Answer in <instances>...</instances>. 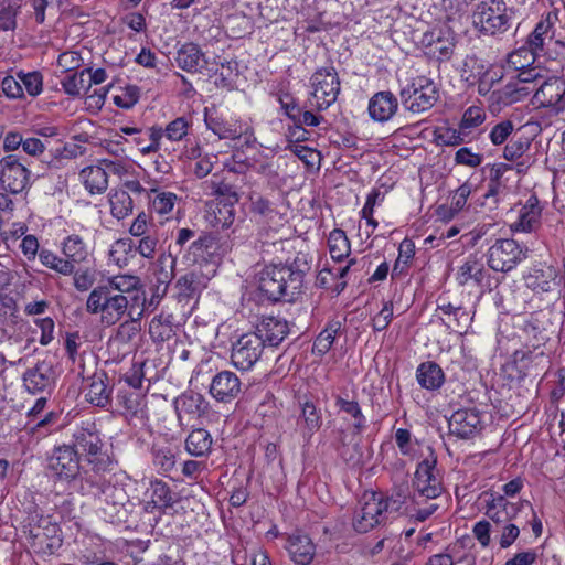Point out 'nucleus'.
<instances>
[{
  "label": "nucleus",
  "instance_id": "1",
  "mask_svg": "<svg viewBox=\"0 0 565 565\" xmlns=\"http://www.w3.org/2000/svg\"><path fill=\"white\" fill-rule=\"evenodd\" d=\"M306 269L294 264L268 265L257 278L258 291L269 301H294L301 294Z\"/></svg>",
  "mask_w": 565,
  "mask_h": 565
},
{
  "label": "nucleus",
  "instance_id": "2",
  "mask_svg": "<svg viewBox=\"0 0 565 565\" xmlns=\"http://www.w3.org/2000/svg\"><path fill=\"white\" fill-rule=\"evenodd\" d=\"M77 454L85 458L90 469L96 473L111 471L114 460L104 450L105 444L100 431L93 420H84L76 425L72 433V445Z\"/></svg>",
  "mask_w": 565,
  "mask_h": 565
},
{
  "label": "nucleus",
  "instance_id": "3",
  "mask_svg": "<svg viewBox=\"0 0 565 565\" xmlns=\"http://www.w3.org/2000/svg\"><path fill=\"white\" fill-rule=\"evenodd\" d=\"M135 298H139L138 305H140L141 295L128 299L125 295L113 292L107 287L97 286L88 295L86 310L92 315H99L100 322L109 327L129 315Z\"/></svg>",
  "mask_w": 565,
  "mask_h": 565
},
{
  "label": "nucleus",
  "instance_id": "4",
  "mask_svg": "<svg viewBox=\"0 0 565 565\" xmlns=\"http://www.w3.org/2000/svg\"><path fill=\"white\" fill-rule=\"evenodd\" d=\"M514 10L503 0H482L472 12L473 26L484 35L507 32L513 21Z\"/></svg>",
  "mask_w": 565,
  "mask_h": 565
},
{
  "label": "nucleus",
  "instance_id": "5",
  "mask_svg": "<svg viewBox=\"0 0 565 565\" xmlns=\"http://www.w3.org/2000/svg\"><path fill=\"white\" fill-rule=\"evenodd\" d=\"M416 468L413 479L414 493L412 501L424 503L426 500H437L444 492L443 477L437 469V457L431 448Z\"/></svg>",
  "mask_w": 565,
  "mask_h": 565
},
{
  "label": "nucleus",
  "instance_id": "6",
  "mask_svg": "<svg viewBox=\"0 0 565 565\" xmlns=\"http://www.w3.org/2000/svg\"><path fill=\"white\" fill-rule=\"evenodd\" d=\"M312 87L311 106L317 110H324L335 103L341 83L338 73L333 66H324L318 68L310 77Z\"/></svg>",
  "mask_w": 565,
  "mask_h": 565
},
{
  "label": "nucleus",
  "instance_id": "7",
  "mask_svg": "<svg viewBox=\"0 0 565 565\" xmlns=\"http://www.w3.org/2000/svg\"><path fill=\"white\" fill-rule=\"evenodd\" d=\"M402 104L412 113L430 109L439 98L437 85L425 76L416 77L401 90Z\"/></svg>",
  "mask_w": 565,
  "mask_h": 565
},
{
  "label": "nucleus",
  "instance_id": "8",
  "mask_svg": "<svg viewBox=\"0 0 565 565\" xmlns=\"http://www.w3.org/2000/svg\"><path fill=\"white\" fill-rule=\"evenodd\" d=\"M386 505L382 494L364 493L352 518V527L358 533H367L385 520Z\"/></svg>",
  "mask_w": 565,
  "mask_h": 565
},
{
  "label": "nucleus",
  "instance_id": "9",
  "mask_svg": "<svg viewBox=\"0 0 565 565\" xmlns=\"http://www.w3.org/2000/svg\"><path fill=\"white\" fill-rule=\"evenodd\" d=\"M98 498L103 502L104 518L114 524L126 522L128 518L127 504L129 499L124 487L103 481L96 484Z\"/></svg>",
  "mask_w": 565,
  "mask_h": 565
},
{
  "label": "nucleus",
  "instance_id": "10",
  "mask_svg": "<svg viewBox=\"0 0 565 565\" xmlns=\"http://www.w3.org/2000/svg\"><path fill=\"white\" fill-rule=\"evenodd\" d=\"M79 458L73 446L64 444L55 447L47 457V470L56 480L70 483L81 475Z\"/></svg>",
  "mask_w": 565,
  "mask_h": 565
},
{
  "label": "nucleus",
  "instance_id": "11",
  "mask_svg": "<svg viewBox=\"0 0 565 565\" xmlns=\"http://www.w3.org/2000/svg\"><path fill=\"white\" fill-rule=\"evenodd\" d=\"M487 257L491 269L508 273L525 258V252L514 239H497L490 246Z\"/></svg>",
  "mask_w": 565,
  "mask_h": 565
},
{
  "label": "nucleus",
  "instance_id": "12",
  "mask_svg": "<svg viewBox=\"0 0 565 565\" xmlns=\"http://www.w3.org/2000/svg\"><path fill=\"white\" fill-rule=\"evenodd\" d=\"M420 45L428 57L439 62L449 61L455 51L456 36L449 28H434L423 34Z\"/></svg>",
  "mask_w": 565,
  "mask_h": 565
},
{
  "label": "nucleus",
  "instance_id": "13",
  "mask_svg": "<svg viewBox=\"0 0 565 565\" xmlns=\"http://www.w3.org/2000/svg\"><path fill=\"white\" fill-rule=\"evenodd\" d=\"M484 427L483 413L476 406L455 411L448 419L449 434L459 439H471Z\"/></svg>",
  "mask_w": 565,
  "mask_h": 565
},
{
  "label": "nucleus",
  "instance_id": "14",
  "mask_svg": "<svg viewBox=\"0 0 565 565\" xmlns=\"http://www.w3.org/2000/svg\"><path fill=\"white\" fill-rule=\"evenodd\" d=\"M264 348L257 334L244 333L232 344L231 361L238 370H250L260 359Z\"/></svg>",
  "mask_w": 565,
  "mask_h": 565
},
{
  "label": "nucleus",
  "instance_id": "15",
  "mask_svg": "<svg viewBox=\"0 0 565 565\" xmlns=\"http://www.w3.org/2000/svg\"><path fill=\"white\" fill-rule=\"evenodd\" d=\"M220 248V242L215 236L204 234L191 243L183 258L188 264H199V268H202L204 264L206 270L209 268L216 270L217 263L221 259Z\"/></svg>",
  "mask_w": 565,
  "mask_h": 565
},
{
  "label": "nucleus",
  "instance_id": "16",
  "mask_svg": "<svg viewBox=\"0 0 565 565\" xmlns=\"http://www.w3.org/2000/svg\"><path fill=\"white\" fill-rule=\"evenodd\" d=\"M533 104L541 108H551L556 113L565 109V79L550 76L543 79L536 88Z\"/></svg>",
  "mask_w": 565,
  "mask_h": 565
},
{
  "label": "nucleus",
  "instance_id": "17",
  "mask_svg": "<svg viewBox=\"0 0 565 565\" xmlns=\"http://www.w3.org/2000/svg\"><path fill=\"white\" fill-rule=\"evenodd\" d=\"M511 213L515 214V220L510 224L512 232L532 233L541 226L542 205L534 194L524 203L515 205Z\"/></svg>",
  "mask_w": 565,
  "mask_h": 565
},
{
  "label": "nucleus",
  "instance_id": "18",
  "mask_svg": "<svg viewBox=\"0 0 565 565\" xmlns=\"http://www.w3.org/2000/svg\"><path fill=\"white\" fill-rule=\"evenodd\" d=\"M525 286L536 295L552 294L559 287V275L556 267L540 263L534 265L524 277Z\"/></svg>",
  "mask_w": 565,
  "mask_h": 565
},
{
  "label": "nucleus",
  "instance_id": "19",
  "mask_svg": "<svg viewBox=\"0 0 565 565\" xmlns=\"http://www.w3.org/2000/svg\"><path fill=\"white\" fill-rule=\"evenodd\" d=\"M0 166L2 169L1 182L11 193H21L29 185L31 172L15 154L3 157Z\"/></svg>",
  "mask_w": 565,
  "mask_h": 565
},
{
  "label": "nucleus",
  "instance_id": "20",
  "mask_svg": "<svg viewBox=\"0 0 565 565\" xmlns=\"http://www.w3.org/2000/svg\"><path fill=\"white\" fill-rule=\"evenodd\" d=\"M55 383V372L50 362H38L23 374V385L31 394H43L52 391Z\"/></svg>",
  "mask_w": 565,
  "mask_h": 565
},
{
  "label": "nucleus",
  "instance_id": "21",
  "mask_svg": "<svg viewBox=\"0 0 565 565\" xmlns=\"http://www.w3.org/2000/svg\"><path fill=\"white\" fill-rule=\"evenodd\" d=\"M211 195L220 199L221 203H224V212L227 214L224 220L216 217V223L222 228L228 227L234 221L233 205L238 202L239 195L236 188L227 180L226 177L220 178L213 175L211 183Z\"/></svg>",
  "mask_w": 565,
  "mask_h": 565
},
{
  "label": "nucleus",
  "instance_id": "22",
  "mask_svg": "<svg viewBox=\"0 0 565 565\" xmlns=\"http://www.w3.org/2000/svg\"><path fill=\"white\" fill-rule=\"evenodd\" d=\"M243 393L241 379L231 371L216 373L210 384V394L221 403H232Z\"/></svg>",
  "mask_w": 565,
  "mask_h": 565
},
{
  "label": "nucleus",
  "instance_id": "23",
  "mask_svg": "<svg viewBox=\"0 0 565 565\" xmlns=\"http://www.w3.org/2000/svg\"><path fill=\"white\" fill-rule=\"evenodd\" d=\"M216 274L214 268H209L206 273L203 268H194L190 273L181 276L175 284L178 288V298L180 301L195 298L205 287L207 281Z\"/></svg>",
  "mask_w": 565,
  "mask_h": 565
},
{
  "label": "nucleus",
  "instance_id": "24",
  "mask_svg": "<svg viewBox=\"0 0 565 565\" xmlns=\"http://www.w3.org/2000/svg\"><path fill=\"white\" fill-rule=\"evenodd\" d=\"M524 505H530V502L524 500L512 503L504 495H492V499L487 502L486 515L495 524V527H500L512 522Z\"/></svg>",
  "mask_w": 565,
  "mask_h": 565
},
{
  "label": "nucleus",
  "instance_id": "25",
  "mask_svg": "<svg viewBox=\"0 0 565 565\" xmlns=\"http://www.w3.org/2000/svg\"><path fill=\"white\" fill-rule=\"evenodd\" d=\"M533 88L521 86L514 78L508 82L502 88L490 93L489 108L492 113L500 111L503 107L518 103L532 93Z\"/></svg>",
  "mask_w": 565,
  "mask_h": 565
},
{
  "label": "nucleus",
  "instance_id": "26",
  "mask_svg": "<svg viewBox=\"0 0 565 565\" xmlns=\"http://www.w3.org/2000/svg\"><path fill=\"white\" fill-rule=\"evenodd\" d=\"M289 332L288 323L286 320L268 316L263 317L256 324L254 333L260 338L263 344L266 347H278Z\"/></svg>",
  "mask_w": 565,
  "mask_h": 565
},
{
  "label": "nucleus",
  "instance_id": "27",
  "mask_svg": "<svg viewBox=\"0 0 565 565\" xmlns=\"http://www.w3.org/2000/svg\"><path fill=\"white\" fill-rule=\"evenodd\" d=\"M397 110L398 100L390 90L377 92L369 100L367 111L374 121L386 122Z\"/></svg>",
  "mask_w": 565,
  "mask_h": 565
},
{
  "label": "nucleus",
  "instance_id": "28",
  "mask_svg": "<svg viewBox=\"0 0 565 565\" xmlns=\"http://www.w3.org/2000/svg\"><path fill=\"white\" fill-rule=\"evenodd\" d=\"M286 550L290 558L298 565H310L316 555L315 543L307 534L302 533L289 535Z\"/></svg>",
  "mask_w": 565,
  "mask_h": 565
},
{
  "label": "nucleus",
  "instance_id": "29",
  "mask_svg": "<svg viewBox=\"0 0 565 565\" xmlns=\"http://www.w3.org/2000/svg\"><path fill=\"white\" fill-rule=\"evenodd\" d=\"M359 435L356 431L352 434H348L344 430L339 431L337 452L351 467H358L363 462V451Z\"/></svg>",
  "mask_w": 565,
  "mask_h": 565
},
{
  "label": "nucleus",
  "instance_id": "30",
  "mask_svg": "<svg viewBox=\"0 0 565 565\" xmlns=\"http://www.w3.org/2000/svg\"><path fill=\"white\" fill-rule=\"evenodd\" d=\"M437 310L448 317V322H445L447 327L459 333L466 332L472 321V317L462 306L451 303L446 297L437 299Z\"/></svg>",
  "mask_w": 565,
  "mask_h": 565
},
{
  "label": "nucleus",
  "instance_id": "31",
  "mask_svg": "<svg viewBox=\"0 0 565 565\" xmlns=\"http://www.w3.org/2000/svg\"><path fill=\"white\" fill-rule=\"evenodd\" d=\"M102 287H107L113 292H117L120 295H125L126 298H132L136 295H141V303L140 307H146V292L141 288L140 278L134 275H118L109 278L105 285H100Z\"/></svg>",
  "mask_w": 565,
  "mask_h": 565
},
{
  "label": "nucleus",
  "instance_id": "32",
  "mask_svg": "<svg viewBox=\"0 0 565 565\" xmlns=\"http://www.w3.org/2000/svg\"><path fill=\"white\" fill-rule=\"evenodd\" d=\"M204 121L213 134L218 136L220 139H238L242 136L241 129L236 124L224 119L217 114V110L213 108H205Z\"/></svg>",
  "mask_w": 565,
  "mask_h": 565
},
{
  "label": "nucleus",
  "instance_id": "33",
  "mask_svg": "<svg viewBox=\"0 0 565 565\" xmlns=\"http://www.w3.org/2000/svg\"><path fill=\"white\" fill-rule=\"evenodd\" d=\"M456 279L460 286L468 285L470 281L477 286H484L486 281H489V274L476 256H469L459 267Z\"/></svg>",
  "mask_w": 565,
  "mask_h": 565
},
{
  "label": "nucleus",
  "instance_id": "34",
  "mask_svg": "<svg viewBox=\"0 0 565 565\" xmlns=\"http://www.w3.org/2000/svg\"><path fill=\"white\" fill-rule=\"evenodd\" d=\"M174 406L179 417H181L182 413L200 417L209 409V403L204 396L193 391H188L181 394L174 401Z\"/></svg>",
  "mask_w": 565,
  "mask_h": 565
},
{
  "label": "nucleus",
  "instance_id": "35",
  "mask_svg": "<svg viewBox=\"0 0 565 565\" xmlns=\"http://www.w3.org/2000/svg\"><path fill=\"white\" fill-rule=\"evenodd\" d=\"M204 54L200 46L195 43H185L177 52V65L183 71L195 73L200 71L204 64Z\"/></svg>",
  "mask_w": 565,
  "mask_h": 565
},
{
  "label": "nucleus",
  "instance_id": "36",
  "mask_svg": "<svg viewBox=\"0 0 565 565\" xmlns=\"http://www.w3.org/2000/svg\"><path fill=\"white\" fill-rule=\"evenodd\" d=\"M139 298L134 299L128 319L117 328V338L122 342L131 341L141 330V319L145 316L146 307L138 308Z\"/></svg>",
  "mask_w": 565,
  "mask_h": 565
},
{
  "label": "nucleus",
  "instance_id": "37",
  "mask_svg": "<svg viewBox=\"0 0 565 565\" xmlns=\"http://www.w3.org/2000/svg\"><path fill=\"white\" fill-rule=\"evenodd\" d=\"M62 253L65 256V260L71 263L73 270L76 265L86 263L89 257L86 243L77 234H72L64 238L62 242Z\"/></svg>",
  "mask_w": 565,
  "mask_h": 565
},
{
  "label": "nucleus",
  "instance_id": "38",
  "mask_svg": "<svg viewBox=\"0 0 565 565\" xmlns=\"http://www.w3.org/2000/svg\"><path fill=\"white\" fill-rule=\"evenodd\" d=\"M223 29L231 39H243L254 30L253 19L244 12H234L223 20Z\"/></svg>",
  "mask_w": 565,
  "mask_h": 565
},
{
  "label": "nucleus",
  "instance_id": "39",
  "mask_svg": "<svg viewBox=\"0 0 565 565\" xmlns=\"http://www.w3.org/2000/svg\"><path fill=\"white\" fill-rule=\"evenodd\" d=\"M418 384L426 390L435 391L445 382V374L436 362H424L416 370Z\"/></svg>",
  "mask_w": 565,
  "mask_h": 565
},
{
  "label": "nucleus",
  "instance_id": "40",
  "mask_svg": "<svg viewBox=\"0 0 565 565\" xmlns=\"http://www.w3.org/2000/svg\"><path fill=\"white\" fill-rule=\"evenodd\" d=\"M185 450L193 457H206L212 449L213 438L203 428L193 429L185 439Z\"/></svg>",
  "mask_w": 565,
  "mask_h": 565
},
{
  "label": "nucleus",
  "instance_id": "41",
  "mask_svg": "<svg viewBox=\"0 0 565 565\" xmlns=\"http://www.w3.org/2000/svg\"><path fill=\"white\" fill-rule=\"evenodd\" d=\"M79 177L90 194H100L108 188L106 170L102 166L86 167L81 171Z\"/></svg>",
  "mask_w": 565,
  "mask_h": 565
},
{
  "label": "nucleus",
  "instance_id": "42",
  "mask_svg": "<svg viewBox=\"0 0 565 565\" xmlns=\"http://www.w3.org/2000/svg\"><path fill=\"white\" fill-rule=\"evenodd\" d=\"M173 316L161 312L149 322V335L153 342H164L174 335Z\"/></svg>",
  "mask_w": 565,
  "mask_h": 565
},
{
  "label": "nucleus",
  "instance_id": "43",
  "mask_svg": "<svg viewBox=\"0 0 565 565\" xmlns=\"http://www.w3.org/2000/svg\"><path fill=\"white\" fill-rule=\"evenodd\" d=\"M149 492L150 501L147 503L148 507L152 505V509H158L159 511L172 508L177 501L170 487L162 480L152 481Z\"/></svg>",
  "mask_w": 565,
  "mask_h": 565
},
{
  "label": "nucleus",
  "instance_id": "44",
  "mask_svg": "<svg viewBox=\"0 0 565 565\" xmlns=\"http://www.w3.org/2000/svg\"><path fill=\"white\" fill-rule=\"evenodd\" d=\"M329 252L333 260L342 262L350 255L351 244L344 231L334 228L328 237Z\"/></svg>",
  "mask_w": 565,
  "mask_h": 565
},
{
  "label": "nucleus",
  "instance_id": "45",
  "mask_svg": "<svg viewBox=\"0 0 565 565\" xmlns=\"http://www.w3.org/2000/svg\"><path fill=\"white\" fill-rule=\"evenodd\" d=\"M86 399L98 407H106L110 402V390L102 376L94 375L85 394Z\"/></svg>",
  "mask_w": 565,
  "mask_h": 565
},
{
  "label": "nucleus",
  "instance_id": "46",
  "mask_svg": "<svg viewBox=\"0 0 565 565\" xmlns=\"http://www.w3.org/2000/svg\"><path fill=\"white\" fill-rule=\"evenodd\" d=\"M110 212L117 220H122L132 213L134 201L125 190H115L109 196Z\"/></svg>",
  "mask_w": 565,
  "mask_h": 565
},
{
  "label": "nucleus",
  "instance_id": "47",
  "mask_svg": "<svg viewBox=\"0 0 565 565\" xmlns=\"http://www.w3.org/2000/svg\"><path fill=\"white\" fill-rule=\"evenodd\" d=\"M85 153V148L79 145H65L62 149H56L55 152H50V159L43 158L42 163L46 164V169H60L64 159H73Z\"/></svg>",
  "mask_w": 565,
  "mask_h": 565
},
{
  "label": "nucleus",
  "instance_id": "48",
  "mask_svg": "<svg viewBox=\"0 0 565 565\" xmlns=\"http://www.w3.org/2000/svg\"><path fill=\"white\" fill-rule=\"evenodd\" d=\"M552 24L548 20L540 21L532 33L527 36L525 45L530 47L534 54L543 52L546 40H552Z\"/></svg>",
  "mask_w": 565,
  "mask_h": 565
},
{
  "label": "nucleus",
  "instance_id": "49",
  "mask_svg": "<svg viewBox=\"0 0 565 565\" xmlns=\"http://www.w3.org/2000/svg\"><path fill=\"white\" fill-rule=\"evenodd\" d=\"M23 0H0V32L17 28V15Z\"/></svg>",
  "mask_w": 565,
  "mask_h": 565
},
{
  "label": "nucleus",
  "instance_id": "50",
  "mask_svg": "<svg viewBox=\"0 0 565 565\" xmlns=\"http://www.w3.org/2000/svg\"><path fill=\"white\" fill-rule=\"evenodd\" d=\"M86 72H88V70H82L81 72L65 76L61 82L63 90L71 96H78L82 93H86L90 88Z\"/></svg>",
  "mask_w": 565,
  "mask_h": 565
},
{
  "label": "nucleus",
  "instance_id": "51",
  "mask_svg": "<svg viewBox=\"0 0 565 565\" xmlns=\"http://www.w3.org/2000/svg\"><path fill=\"white\" fill-rule=\"evenodd\" d=\"M299 404L301 407V419L303 420L306 428L310 434L317 431L322 424L321 413L307 396L300 398Z\"/></svg>",
  "mask_w": 565,
  "mask_h": 565
},
{
  "label": "nucleus",
  "instance_id": "52",
  "mask_svg": "<svg viewBox=\"0 0 565 565\" xmlns=\"http://www.w3.org/2000/svg\"><path fill=\"white\" fill-rule=\"evenodd\" d=\"M39 258L43 266L61 274L70 276L73 274V267L71 263L61 258L58 255L49 249H41L39 252Z\"/></svg>",
  "mask_w": 565,
  "mask_h": 565
},
{
  "label": "nucleus",
  "instance_id": "53",
  "mask_svg": "<svg viewBox=\"0 0 565 565\" xmlns=\"http://www.w3.org/2000/svg\"><path fill=\"white\" fill-rule=\"evenodd\" d=\"M335 405L340 408V411L347 413L352 416L354 419L353 428L354 431L361 434L365 428L366 418L362 414L361 407L356 401H348L343 397L339 396L337 398Z\"/></svg>",
  "mask_w": 565,
  "mask_h": 565
},
{
  "label": "nucleus",
  "instance_id": "54",
  "mask_svg": "<svg viewBox=\"0 0 565 565\" xmlns=\"http://www.w3.org/2000/svg\"><path fill=\"white\" fill-rule=\"evenodd\" d=\"M249 199L250 212L259 216L263 221L273 220L277 215L274 203L268 199L257 193H253Z\"/></svg>",
  "mask_w": 565,
  "mask_h": 565
},
{
  "label": "nucleus",
  "instance_id": "55",
  "mask_svg": "<svg viewBox=\"0 0 565 565\" xmlns=\"http://www.w3.org/2000/svg\"><path fill=\"white\" fill-rule=\"evenodd\" d=\"M339 330V322L329 324L324 330H322L313 342V353H318L319 355L326 354L332 347Z\"/></svg>",
  "mask_w": 565,
  "mask_h": 565
},
{
  "label": "nucleus",
  "instance_id": "56",
  "mask_svg": "<svg viewBox=\"0 0 565 565\" xmlns=\"http://www.w3.org/2000/svg\"><path fill=\"white\" fill-rule=\"evenodd\" d=\"M531 141L526 137L513 136L503 150V158L508 161H516L530 149Z\"/></svg>",
  "mask_w": 565,
  "mask_h": 565
},
{
  "label": "nucleus",
  "instance_id": "57",
  "mask_svg": "<svg viewBox=\"0 0 565 565\" xmlns=\"http://www.w3.org/2000/svg\"><path fill=\"white\" fill-rule=\"evenodd\" d=\"M119 404L130 416H138L143 412V398L138 392H121L118 394Z\"/></svg>",
  "mask_w": 565,
  "mask_h": 565
},
{
  "label": "nucleus",
  "instance_id": "58",
  "mask_svg": "<svg viewBox=\"0 0 565 565\" xmlns=\"http://www.w3.org/2000/svg\"><path fill=\"white\" fill-rule=\"evenodd\" d=\"M536 55L530 47L524 45L509 55L508 64L515 71L526 68L534 63Z\"/></svg>",
  "mask_w": 565,
  "mask_h": 565
},
{
  "label": "nucleus",
  "instance_id": "59",
  "mask_svg": "<svg viewBox=\"0 0 565 565\" xmlns=\"http://www.w3.org/2000/svg\"><path fill=\"white\" fill-rule=\"evenodd\" d=\"M135 243L132 239H118L111 246L109 256L119 267L128 264L129 254L134 250Z\"/></svg>",
  "mask_w": 565,
  "mask_h": 565
},
{
  "label": "nucleus",
  "instance_id": "60",
  "mask_svg": "<svg viewBox=\"0 0 565 565\" xmlns=\"http://www.w3.org/2000/svg\"><path fill=\"white\" fill-rule=\"evenodd\" d=\"M409 498V487L407 483H401L393 489L390 497L383 498L386 511H399Z\"/></svg>",
  "mask_w": 565,
  "mask_h": 565
},
{
  "label": "nucleus",
  "instance_id": "61",
  "mask_svg": "<svg viewBox=\"0 0 565 565\" xmlns=\"http://www.w3.org/2000/svg\"><path fill=\"white\" fill-rule=\"evenodd\" d=\"M175 257L171 252L168 254L163 253L158 258L159 277L158 282L160 285H168L174 277Z\"/></svg>",
  "mask_w": 565,
  "mask_h": 565
},
{
  "label": "nucleus",
  "instance_id": "62",
  "mask_svg": "<svg viewBox=\"0 0 565 565\" xmlns=\"http://www.w3.org/2000/svg\"><path fill=\"white\" fill-rule=\"evenodd\" d=\"M18 77L30 96H38L43 90V77L39 72H19Z\"/></svg>",
  "mask_w": 565,
  "mask_h": 565
},
{
  "label": "nucleus",
  "instance_id": "63",
  "mask_svg": "<svg viewBox=\"0 0 565 565\" xmlns=\"http://www.w3.org/2000/svg\"><path fill=\"white\" fill-rule=\"evenodd\" d=\"M486 119V114L481 107L470 106L468 107L461 118L459 128L461 130H470L480 126Z\"/></svg>",
  "mask_w": 565,
  "mask_h": 565
},
{
  "label": "nucleus",
  "instance_id": "64",
  "mask_svg": "<svg viewBox=\"0 0 565 565\" xmlns=\"http://www.w3.org/2000/svg\"><path fill=\"white\" fill-rule=\"evenodd\" d=\"M412 507L409 508V515L416 521L424 522L433 515L438 509L439 504L434 500H426L424 503H416L411 500Z\"/></svg>",
  "mask_w": 565,
  "mask_h": 565
}]
</instances>
